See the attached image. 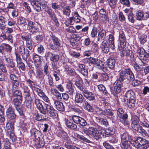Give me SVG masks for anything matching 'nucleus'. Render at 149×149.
<instances>
[{"label": "nucleus", "mask_w": 149, "mask_h": 149, "mask_svg": "<svg viewBox=\"0 0 149 149\" xmlns=\"http://www.w3.org/2000/svg\"><path fill=\"white\" fill-rule=\"evenodd\" d=\"M74 102L76 105L78 106L81 109L84 108L86 110L88 111L92 112L93 109L88 102L85 99L83 95L81 94L77 93H76L75 98Z\"/></svg>", "instance_id": "obj_1"}, {"label": "nucleus", "mask_w": 149, "mask_h": 149, "mask_svg": "<svg viewBox=\"0 0 149 149\" xmlns=\"http://www.w3.org/2000/svg\"><path fill=\"white\" fill-rule=\"evenodd\" d=\"M121 142L123 149L131 146L130 144L134 146L135 141L132 140L131 136L127 133H124L121 137Z\"/></svg>", "instance_id": "obj_2"}, {"label": "nucleus", "mask_w": 149, "mask_h": 149, "mask_svg": "<svg viewBox=\"0 0 149 149\" xmlns=\"http://www.w3.org/2000/svg\"><path fill=\"white\" fill-rule=\"evenodd\" d=\"M134 146L138 149H146L149 147V141L139 137L135 141Z\"/></svg>", "instance_id": "obj_3"}, {"label": "nucleus", "mask_w": 149, "mask_h": 149, "mask_svg": "<svg viewBox=\"0 0 149 149\" xmlns=\"http://www.w3.org/2000/svg\"><path fill=\"white\" fill-rule=\"evenodd\" d=\"M6 61L7 62V66L9 68L10 73L14 72L17 73L18 72V70L15 65V63L12 59L10 58H6Z\"/></svg>", "instance_id": "obj_4"}, {"label": "nucleus", "mask_w": 149, "mask_h": 149, "mask_svg": "<svg viewBox=\"0 0 149 149\" xmlns=\"http://www.w3.org/2000/svg\"><path fill=\"white\" fill-rule=\"evenodd\" d=\"M123 87V83L120 81L116 82L114 85L113 89H112V87H110L111 93L113 94L118 93L121 91V88Z\"/></svg>", "instance_id": "obj_5"}, {"label": "nucleus", "mask_w": 149, "mask_h": 149, "mask_svg": "<svg viewBox=\"0 0 149 149\" xmlns=\"http://www.w3.org/2000/svg\"><path fill=\"white\" fill-rule=\"evenodd\" d=\"M32 90L37 93V95L45 102H48L49 101V99L43 91L41 89L36 87H33Z\"/></svg>", "instance_id": "obj_6"}, {"label": "nucleus", "mask_w": 149, "mask_h": 149, "mask_svg": "<svg viewBox=\"0 0 149 149\" xmlns=\"http://www.w3.org/2000/svg\"><path fill=\"white\" fill-rule=\"evenodd\" d=\"M149 17V15L147 13H144L141 11H137L136 15V18L139 20L147 19Z\"/></svg>", "instance_id": "obj_7"}, {"label": "nucleus", "mask_w": 149, "mask_h": 149, "mask_svg": "<svg viewBox=\"0 0 149 149\" xmlns=\"http://www.w3.org/2000/svg\"><path fill=\"white\" fill-rule=\"evenodd\" d=\"M28 26L29 31L32 33L35 34L38 32V28L36 23L30 21L28 22Z\"/></svg>", "instance_id": "obj_8"}, {"label": "nucleus", "mask_w": 149, "mask_h": 149, "mask_svg": "<svg viewBox=\"0 0 149 149\" xmlns=\"http://www.w3.org/2000/svg\"><path fill=\"white\" fill-rule=\"evenodd\" d=\"M7 116L11 120L15 119L16 115L15 113L14 109L11 105L10 106L6 111Z\"/></svg>", "instance_id": "obj_9"}, {"label": "nucleus", "mask_w": 149, "mask_h": 149, "mask_svg": "<svg viewBox=\"0 0 149 149\" xmlns=\"http://www.w3.org/2000/svg\"><path fill=\"white\" fill-rule=\"evenodd\" d=\"M46 108V110L45 111L46 114L47 113L50 116L53 118L54 116H56L57 114L56 111L52 106L49 104L47 105Z\"/></svg>", "instance_id": "obj_10"}, {"label": "nucleus", "mask_w": 149, "mask_h": 149, "mask_svg": "<svg viewBox=\"0 0 149 149\" xmlns=\"http://www.w3.org/2000/svg\"><path fill=\"white\" fill-rule=\"evenodd\" d=\"M45 56L46 60L50 58V60L53 62H57L59 59L58 55L55 54L52 52H49L46 53Z\"/></svg>", "instance_id": "obj_11"}, {"label": "nucleus", "mask_w": 149, "mask_h": 149, "mask_svg": "<svg viewBox=\"0 0 149 149\" xmlns=\"http://www.w3.org/2000/svg\"><path fill=\"white\" fill-rule=\"evenodd\" d=\"M12 47L9 44L2 43L0 44V52L3 54L5 50L6 52L10 53L11 51Z\"/></svg>", "instance_id": "obj_12"}, {"label": "nucleus", "mask_w": 149, "mask_h": 149, "mask_svg": "<svg viewBox=\"0 0 149 149\" xmlns=\"http://www.w3.org/2000/svg\"><path fill=\"white\" fill-rule=\"evenodd\" d=\"M115 56L114 55H111L107 60V63L109 68L113 69L114 68L116 61L115 59Z\"/></svg>", "instance_id": "obj_13"}, {"label": "nucleus", "mask_w": 149, "mask_h": 149, "mask_svg": "<svg viewBox=\"0 0 149 149\" xmlns=\"http://www.w3.org/2000/svg\"><path fill=\"white\" fill-rule=\"evenodd\" d=\"M33 6L34 9L37 12H40L41 10V8L39 1L37 0H28Z\"/></svg>", "instance_id": "obj_14"}, {"label": "nucleus", "mask_w": 149, "mask_h": 149, "mask_svg": "<svg viewBox=\"0 0 149 149\" xmlns=\"http://www.w3.org/2000/svg\"><path fill=\"white\" fill-rule=\"evenodd\" d=\"M96 60L95 65H96L97 67L98 68L103 71H105L107 70V65L106 64H105L104 63L97 59Z\"/></svg>", "instance_id": "obj_15"}, {"label": "nucleus", "mask_w": 149, "mask_h": 149, "mask_svg": "<svg viewBox=\"0 0 149 149\" xmlns=\"http://www.w3.org/2000/svg\"><path fill=\"white\" fill-rule=\"evenodd\" d=\"M30 132L31 136H34L36 139V140L41 139L40 138H43L41 133L36 128H32L30 131Z\"/></svg>", "instance_id": "obj_16"}, {"label": "nucleus", "mask_w": 149, "mask_h": 149, "mask_svg": "<svg viewBox=\"0 0 149 149\" xmlns=\"http://www.w3.org/2000/svg\"><path fill=\"white\" fill-rule=\"evenodd\" d=\"M119 40L121 47L124 48L126 44V39L125 34L123 31L121 33L120 32Z\"/></svg>", "instance_id": "obj_17"}, {"label": "nucleus", "mask_w": 149, "mask_h": 149, "mask_svg": "<svg viewBox=\"0 0 149 149\" xmlns=\"http://www.w3.org/2000/svg\"><path fill=\"white\" fill-rule=\"evenodd\" d=\"M125 72L126 79L129 81L134 79H135L134 76L132 71L130 68L125 69Z\"/></svg>", "instance_id": "obj_18"}, {"label": "nucleus", "mask_w": 149, "mask_h": 149, "mask_svg": "<svg viewBox=\"0 0 149 149\" xmlns=\"http://www.w3.org/2000/svg\"><path fill=\"white\" fill-rule=\"evenodd\" d=\"M82 94L85 98L89 100H93L95 99L94 94L86 89L83 91V92H82Z\"/></svg>", "instance_id": "obj_19"}, {"label": "nucleus", "mask_w": 149, "mask_h": 149, "mask_svg": "<svg viewBox=\"0 0 149 149\" xmlns=\"http://www.w3.org/2000/svg\"><path fill=\"white\" fill-rule=\"evenodd\" d=\"M131 126L132 128L136 131L141 134H143L145 131L143 129L142 127L139 125V123H131Z\"/></svg>", "instance_id": "obj_20"}, {"label": "nucleus", "mask_w": 149, "mask_h": 149, "mask_svg": "<svg viewBox=\"0 0 149 149\" xmlns=\"http://www.w3.org/2000/svg\"><path fill=\"white\" fill-rule=\"evenodd\" d=\"M67 93L71 95H73L74 94L75 90L73 86L72 82L71 81H68V84L66 87Z\"/></svg>", "instance_id": "obj_21"}, {"label": "nucleus", "mask_w": 149, "mask_h": 149, "mask_svg": "<svg viewBox=\"0 0 149 149\" xmlns=\"http://www.w3.org/2000/svg\"><path fill=\"white\" fill-rule=\"evenodd\" d=\"M65 122L66 125L68 128L74 131L77 130V125L73 123V121L72 119H68Z\"/></svg>", "instance_id": "obj_22"}, {"label": "nucleus", "mask_w": 149, "mask_h": 149, "mask_svg": "<svg viewBox=\"0 0 149 149\" xmlns=\"http://www.w3.org/2000/svg\"><path fill=\"white\" fill-rule=\"evenodd\" d=\"M97 131L94 127H90L88 129L85 128L83 129V131L85 134L89 135L91 137Z\"/></svg>", "instance_id": "obj_23"}, {"label": "nucleus", "mask_w": 149, "mask_h": 149, "mask_svg": "<svg viewBox=\"0 0 149 149\" xmlns=\"http://www.w3.org/2000/svg\"><path fill=\"white\" fill-rule=\"evenodd\" d=\"M24 90L23 95L26 100H30L33 98V96H31L30 93V90L26 86H24L23 88Z\"/></svg>", "instance_id": "obj_24"}, {"label": "nucleus", "mask_w": 149, "mask_h": 149, "mask_svg": "<svg viewBox=\"0 0 149 149\" xmlns=\"http://www.w3.org/2000/svg\"><path fill=\"white\" fill-rule=\"evenodd\" d=\"M10 129V128L9 126H8V134H9V136L10 139L12 140V142H14L16 141V137L15 136L14 133H13V130L14 129L13 127L11 124H9Z\"/></svg>", "instance_id": "obj_25"}, {"label": "nucleus", "mask_w": 149, "mask_h": 149, "mask_svg": "<svg viewBox=\"0 0 149 149\" xmlns=\"http://www.w3.org/2000/svg\"><path fill=\"white\" fill-rule=\"evenodd\" d=\"M47 13L49 15V17L56 25L58 24L56 16L54 11L51 9H49L47 11Z\"/></svg>", "instance_id": "obj_26"}, {"label": "nucleus", "mask_w": 149, "mask_h": 149, "mask_svg": "<svg viewBox=\"0 0 149 149\" xmlns=\"http://www.w3.org/2000/svg\"><path fill=\"white\" fill-rule=\"evenodd\" d=\"M120 54L122 56H128L131 58H132L134 57V55L132 51L128 49L123 50L121 52Z\"/></svg>", "instance_id": "obj_27"}, {"label": "nucleus", "mask_w": 149, "mask_h": 149, "mask_svg": "<svg viewBox=\"0 0 149 149\" xmlns=\"http://www.w3.org/2000/svg\"><path fill=\"white\" fill-rule=\"evenodd\" d=\"M54 104L56 108L58 111H63L65 109L63 104L57 100H54Z\"/></svg>", "instance_id": "obj_28"}, {"label": "nucleus", "mask_w": 149, "mask_h": 149, "mask_svg": "<svg viewBox=\"0 0 149 149\" xmlns=\"http://www.w3.org/2000/svg\"><path fill=\"white\" fill-rule=\"evenodd\" d=\"M135 95L134 92L132 91L129 90L127 91L124 97L125 100H130V99H135Z\"/></svg>", "instance_id": "obj_29"}, {"label": "nucleus", "mask_w": 149, "mask_h": 149, "mask_svg": "<svg viewBox=\"0 0 149 149\" xmlns=\"http://www.w3.org/2000/svg\"><path fill=\"white\" fill-rule=\"evenodd\" d=\"M75 85L82 92L86 89L83 87V82L82 79L79 78V79L75 81Z\"/></svg>", "instance_id": "obj_30"}, {"label": "nucleus", "mask_w": 149, "mask_h": 149, "mask_svg": "<svg viewBox=\"0 0 149 149\" xmlns=\"http://www.w3.org/2000/svg\"><path fill=\"white\" fill-rule=\"evenodd\" d=\"M54 45L56 48H58L61 45L60 40L55 36L52 35L51 36Z\"/></svg>", "instance_id": "obj_31"}, {"label": "nucleus", "mask_w": 149, "mask_h": 149, "mask_svg": "<svg viewBox=\"0 0 149 149\" xmlns=\"http://www.w3.org/2000/svg\"><path fill=\"white\" fill-rule=\"evenodd\" d=\"M107 44L108 42L107 40H104L102 42L101 46L103 52L105 53H107L109 51V48L108 47Z\"/></svg>", "instance_id": "obj_32"}, {"label": "nucleus", "mask_w": 149, "mask_h": 149, "mask_svg": "<svg viewBox=\"0 0 149 149\" xmlns=\"http://www.w3.org/2000/svg\"><path fill=\"white\" fill-rule=\"evenodd\" d=\"M106 32L104 29H102L98 33V40L100 41L102 40H104L105 39Z\"/></svg>", "instance_id": "obj_33"}, {"label": "nucleus", "mask_w": 149, "mask_h": 149, "mask_svg": "<svg viewBox=\"0 0 149 149\" xmlns=\"http://www.w3.org/2000/svg\"><path fill=\"white\" fill-rule=\"evenodd\" d=\"M119 77L118 80L117 81H120L122 83L126 79L125 70H121L119 74Z\"/></svg>", "instance_id": "obj_34"}, {"label": "nucleus", "mask_w": 149, "mask_h": 149, "mask_svg": "<svg viewBox=\"0 0 149 149\" xmlns=\"http://www.w3.org/2000/svg\"><path fill=\"white\" fill-rule=\"evenodd\" d=\"M97 58H95L92 57H89L84 58L83 60V62L85 63H88L90 64H95V60H97Z\"/></svg>", "instance_id": "obj_35"}, {"label": "nucleus", "mask_w": 149, "mask_h": 149, "mask_svg": "<svg viewBox=\"0 0 149 149\" xmlns=\"http://www.w3.org/2000/svg\"><path fill=\"white\" fill-rule=\"evenodd\" d=\"M40 139L37 140H36V146L37 147L39 148L43 147L45 145V142L43 138H41Z\"/></svg>", "instance_id": "obj_36"}, {"label": "nucleus", "mask_w": 149, "mask_h": 149, "mask_svg": "<svg viewBox=\"0 0 149 149\" xmlns=\"http://www.w3.org/2000/svg\"><path fill=\"white\" fill-rule=\"evenodd\" d=\"M133 67L136 73L138 74H141L142 73L143 71V68L140 67L136 62L134 64Z\"/></svg>", "instance_id": "obj_37"}, {"label": "nucleus", "mask_w": 149, "mask_h": 149, "mask_svg": "<svg viewBox=\"0 0 149 149\" xmlns=\"http://www.w3.org/2000/svg\"><path fill=\"white\" fill-rule=\"evenodd\" d=\"M103 133H104L103 134L104 138H108L113 135V134H112V131L109 128L106 130Z\"/></svg>", "instance_id": "obj_38"}, {"label": "nucleus", "mask_w": 149, "mask_h": 149, "mask_svg": "<svg viewBox=\"0 0 149 149\" xmlns=\"http://www.w3.org/2000/svg\"><path fill=\"white\" fill-rule=\"evenodd\" d=\"M51 91L54 95L57 97L58 99H61V93L56 89L51 88Z\"/></svg>", "instance_id": "obj_39"}, {"label": "nucleus", "mask_w": 149, "mask_h": 149, "mask_svg": "<svg viewBox=\"0 0 149 149\" xmlns=\"http://www.w3.org/2000/svg\"><path fill=\"white\" fill-rule=\"evenodd\" d=\"M23 99L15 98L13 99V102L15 107L19 106L22 102Z\"/></svg>", "instance_id": "obj_40"}, {"label": "nucleus", "mask_w": 149, "mask_h": 149, "mask_svg": "<svg viewBox=\"0 0 149 149\" xmlns=\"http://www.w3.org/2000/svg\"><path fill=\"white\" fill-rule=\"evenodd\" d=\"M63 12L64 15L69 17L71 13L70 7L69 6L65 7L63 9Z\"/></svg>", "instance_id": "obj_41"}, {"label": "nucleus", "mask_w": 149, "mask_h": 149, "mask_svg": "<svg viewBox=\"0 0 149 149\" xmlns=\"http://www.w3.org/2000/svg\"><path fill=\"white\" fill-rule=\"evenodd\" d=\"M42 102L39 99H35V104L36 105L37 109L39 110L41 108H42L43 107V104H42Z\"/></svg>", "instance_id": "obj_42"}, {"label": "nucleus", "mask_w": 149, "mask_h": 149, "mask_svg": "<svg viewBox=\"0 0 149 149\" xmlns=\"http://www.w3.org/2000/svg\"><path fill=\"white\" fill-rule=\"evenodd\" d=\"M13 95L16 98L23 99L22 95L20 90H16L13 93Z\"/></svg>", "instance_id": "obj_43"}, {"label": "nucleus", "mask_w": 149, "mask_h": 149, "mask_svg": "<svg viewBox=\"0 0 149 149\" xmlns=\"http://www.w3.org/2000/svg\"><path fill=\"white\" fill-rule=\"evenodd\" d=\"M76 137L81 141H82L87 143H90L91 141L83 135L76 134Z\"/></svg>", "instance_id": "obj_44"}, {"label": "nucleus", "mask_w": 149, "mask_h": 149, "mask_svg": "<svg viewBox=\"0 0 149 149\" xmlns=\"http://www.w3.org/2000/svg\"><path fill=\"white\" fill-rule=\"evenodd\" d=\"M98 88L101 92H102L104 95H106L108 94V92L106 89L105 87L102 84L98 85Z\"/></svg>", "instance_id": "obj_45"}, {"label": "nucleus", "mask_w": 149, "mask_h": 149, "mask_svg": "<svg viewBox=\"0 0 149 149\" xmlns=\"http://www.w3.org/2000/svg\"><path fill=\"white\" fill-rule=\"evenodd\" d=\"M103 133L102 131L97 130L94 134L93 135L92 137L96 140H98L101 137V135Z\"/></svg>", "instance_id": "obj_46"}, {"label": "nucleus", "mask_w": 149, "mask_h": 149, "mask_svg": "<svg viewBox=\"0 0 149 149\" xmlns=\"http://www.w3.org/2000/svg\"><path fill=\"white\" fill-rule=\"evenodd\" d=\"M47 76H48V78L46 80V84H48L50 86L54 87V83L52 77L51 76L49 75H47Z\"/></svg>", "instance_id": "obj_47"}, {"label": "nucleus", "mask_w": 149, "mask_h": 149, "mask_svg": "<svg viewBox=\"0 0 149 149\" xmlns=\"http://www.w3.org/2000/svg\"><path fill=\"white\" fill-rule=\"evenodd\" d=\"M145 50L143 48L141 47L138 48L136 51L137 56L139 58L141 56H143L145 54Z\"/></svg>", "instance_id": "obj_48"}, {"label": "nucleus", "mask_w": 149, "mask_h": 149, "mask_svg": "<svg viewBox=\"0 0 149 149\" xmlns=\"http://www.w3.org/2000/svg\"><path fill=\"white\" fill-rule=\"evenodd\" d=\"M135 100V99H130L128 100L127 104L129 108L132 109L134 107L136 103Z\"/></svg>", "instance_id": "obj_49"}, {"label": "nucleus", "mask_w": 149, "mask_h": 149, "mask_svg": "<svg viewBox=\"0 0 149 149\" xmlns=\"http://www.w3.org/2000/svg\"><path fill=\"white\" fill-rule=\"evenodd\" d=\"M99 123L104 127H107L109 125L108 121L106 118H100L99 121Z\"/></svg>", "instance_id": "obj_50"}, {"label": "nucleus", "mask_w": 149, "mask_h": 149, "mask_svg": "<svg viewBox=\"0 0 149 149\" xmlns=\"http://www.w3.org/2000/svg\"><path fill=\"white\" fill-rule=\"evenodd\" d=\"M27 22H28L27 19H26L24 17H21L18 19L17 23L19 24H24V25L25 26V25L27 24Z\"/></svg>", "instance_id": "obj_51"}, {"label": "nucleus", "mask_w": 149, "mask_h": 149, "mask_svg": "<svg viewBox=\"0 0 149 149\" xmlns=\"http://www.w3.org/2000/svg\"><path fill=\"white\" fill-rule=\"evenodd\" d=\"M54 70L53 72V75L55 78L56 81H58L60 80L59 76L60 74V72L59 70Z\"/></svg>", "instance_id": "obj_52"}, {"label": "nucleus", "mask_w": 149, "mask_h": 149, "mask_svg": "<svg viewBox=\"0 0 149 149\" xmlns=\"http://www.w3.org/2000/svg\"><path fill=\"white\" fill-rule=\"evenodd\" d=\"M112 112L111 110L106 109L104 110H103L102 115H104L108 117Z\"/></svg>", "instance_id": "obj_53"}, {"label": "nucleus", "mask_w": 149, "mask_h": 149, "mask_svg": "<svg viewBox=\"0 0 149 149\" xmlns=\"http://www.w3.org/2000/svg\"><path fill=\"white\" fill-rule=\"evenodd\" d=\"M107 141L110 143H116L118 141L117 138L116 136H111L108 138L107 139Z\"/></svg>", "instance_id": "obj_54"}, {"label": "nucleus", "mask_w": 149, "mask_h": 149, "mask_svg": "<svg viewBox=\"0 0 149 149\" xmlns=\"http://www.w3.org/2000/svg\"><path fill=\"white\" fill-rule=\"evenodd\" d=\"M97 27L96 24L95 25L93 28L91 36V37L94 38L97 35Z\"/></svg>", "instance_id": "obj_55"}, {"label": "nucleus", "mask_w": 149, "mask_h": 149, "mask_svg": "<svg viewBox=\"0 0 149 149\" xmlns=\"http://www.w3.org/2000/svg\"><path fill=\"white\" fill-rule=\"evenodd\" d=\"M7 20L2 16H0V25L1 27H4L7 23Z\"/></svg>", "instance_id": "obj_56"}, {"label": "nucleus", "mask_w": 149, "mask_h": 149, "mask_svg": "<svg viewBox=\"0 0 149 149\" xmlns=\"http://www.w3.org/2000/svg\"><path fill=\"white\" fill-rule=\"evenodd\" d=\"M64 146L67 149H80L78 147L74 146L71 145L68 142H65V143Z\"/></svg>", "instance_id": "obj_57"}, {"label": "nucleus", "mask_w": 149, "mask_h": 149, "mask_svg": "<svg viewBox=\"0 0 149 149\" xmlns=\"http://www.w3.org/2000/svg\"><path fill=\"white\" fill-rule=\"evenodd\" d=\"M18 51L19 53L22 55V56H23L25 52V48L22 45L19 46L17 48Z\"/></svg>", "instance_id": "obj_58"}, {"label": "nucleus", "mask_w": 149, "mask_h": 149, "mask_svg": "<svg viewBox=\"0 0 149 149\" xmlns=\"http://www.w3.org/2000/svg\"><path fill=\"white\" fill-rule=\"evenodd\" d=\"M109 18L108 15L100 16V20L102 22H106L107 20H109Z\"/></svg>", "instance_id": "obj_59"}, {"label": "nucleus", "mask_w": 149, "mask_h": 149, "mask_svg": "<svg viewBox=\"0 0 149 149\" xmlns=\"http://www.w3.org/2000/svg\"><path fill=\"white\" fill-rule=\"evenodd\" d=\"M147 56H146L145 54H144L143 56H141L139 58V59L141 61L142 63L143 64V65H141L143 66L144 65L146 64V61L147 59Z\"/></svg>", "instance_id": "obj_60"}, {"label": "nucleus", "mask_w": 149, "mask_h": 149, "mask_svg": "<svg viewBox=\"0 0 149 149\" xmlns=\"http://www.w3.org/2000/svg\"><path fill=\"white\" fill-rule=\"evenodd\" d=\"M17 63L18 65V67L19 69H21L23 71H24L25 70V65L22 61L19 62Z\"/></svg>", "instance_id": "obj_61"}, {"label": "nucleus", "mask_w": 149, "mask_h": 149, "mask_svg": "<svg viewBox=\"0 0 149 149\" xmlns=\"http://www.w3.org/2000/svg\"><path fill=\"white\" fill-rule=\"evenodd\" d=\"M120 2L122 4L128 7L130 6V3L129 0H120Z\"/></svg>", "instance_id": "obj_62"}, {"label": "nucleus", "mask_w": 149, "mask_h": 149, "mask_svg": "<svg viewBox=\"0 0 149 149\" xmlns=\"http://www.w3.org/2000/svg\"><path fill=\"white\" fill-rule=\"evenodd\" d=\"M70 43L73 48H76L79 45V43L78 42V41L73 40L72 39L70 41Z\"/></svg>", "instance_id": "obj_63"}, {"label": "nucleus", "mask_w": 149, "mask_h": 149, "mask_svg": "<svg viewBox=\"0 0 149 149\" xmlns=\"http://www.w3.org/2000/svg\"><path fill=\"white\" fill-rule=\"evenodd\" d=\"M109 76L107 73H102L101 76V79L104 81H106L108 80Z\"/></svg>", "instance_id": "obj_64"}]
</instances>
